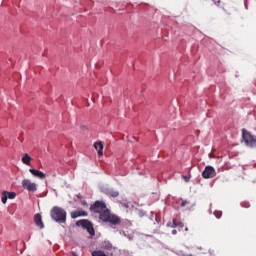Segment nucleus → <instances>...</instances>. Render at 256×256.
Segmentation results:
<instances>
[{
    "label": "nucleus",
    "mask_w": 256,
    "mask_h": 256,
    "mask_svg": "<svg viewBox=\"0 0 256 256\" xmlns=\"http://www.w3.org/2000/svg\"><path fill=\"white\" fill-rule=\"evenodd\" d=\"M50 215L56 223H65L67 221V211L59 206H54Z\"/></svg>",
    "instance_id": "nucleus-1"
},
{
    "label": "nucleus",
    "mask_w": 256,
    "mask_h": 256,
    "mask_svg": "<svg viewBox=\"0 0 256 256\" xmlns=\"http://www.w3.org/2000/svg\"><path fill=\"white\" fill-rule=\"evenodd\" d=\"M99 219L104 223H111L112 225H119L121 222V219L117 215L111 214L108 208L99 214Z\"/></svg>",
    "instance_id": "nucleus-2"
},
{
    "label": "nucleus",
    "mask_w": 256,
    "mask_h": 256,
    "mask_svg": "<svg viewBox=\"0 0 256 256\" xmlns=\"http://www.w3.org/2000/svg\"><path fill=\"white\" fill-rule=\"evenodd\" d=\"M242 139L247 147H256V137L247 130H242Z\"/></svg>",
    "instance_id": "nucleus-3"
},
{
    "label": "nucleus",
    "mask_w": 256,
    "mask_h": 256,
    "mask_svg": "<svg viewBox=\"0 0 256 256\" xmlns=\"http://www.w3.org/2000/svg\"><path fill=\"white\" fill-rule=\"evenodd\" d=\"M77 227H82V229H86V231L93 237L95 235V228H93V224L89 220H79L76 222Z\"/></svg>",
    "instance_id": "nucleus-4"
},
{
    "label": "nucleus",
    "mask_w": 256,
    "mask_h": 256,
    "mask_svg": "<svg viewBox=\"0 0 256 256\" xmlns=\"http://www.w3.org/2000/svg\"><path fill=\"white\" fill-rule=\"evenodd\" d=\"M22 187L23 189H26V191H29L30 193H35V191H37V184L29 179H24L22 181Z\"/></svg>",
    "instance_id": "nucleus-5"
},
{
    "label": "nucleus",
    "mask_w": 256,
    "mask_h": 256,
    "mask_svg": "<svg viewBox=\"0 0 256 256\" xmlns=\"http://www.w3.org/2000/svg\"><path fill=\"white\" fill-rule=\"evenodd\" d=\"M107 209V205L103 201H96L93 205L90 207V211H93V213H100Z\"/></svg>",
    "instance_id": "nucleus-6"
},
{
    "label": "nucleus",
    "mask_w": 256,
    "mask_h": 256,
    "mask_svg": "<svg viewBox=\"0 0 256 256\" xmlns=\"http://www.w3.org/2000/svg\"><path fill=\"white\" fill-rule=\"evenodd\" d=\"M215 175H217V173L215 172V168H213V166H206L202 172V177L204 179H213Z\"/></svg>",
    "instance_id": "nucleus-7"
},
{
    "label": "nucleus",
    "mask_w": 256,
    "mask_h": 256,
    "mask_svg": "<svg viewBox=\"0 0 256 256\" xmlns=\"http://www.w3.org/2000/svg\"><path fill=\"white\" fill-rule=\"evenodd\" d=\"M102 193H105V195H110V197H119V191L114 190L112 188H109L107 186L100 187Z\"/></svg>",
    "instance_id": "nucleus-8"
},
{
    "label": "nucleus",
    "mask_w": 256,
    "mask_h": 256,
    "mask_svg": "<svg viewBox=\"0 0 256 256\" xmlns=\"http://www.w3.org/2000/svg\"><path fill=\"white\" fill-rule=\"evenodd\" d=\"M29 172L34 175V177H38V179H45V173L41 172L40 170H35L33 168L29 169Z\"/></svg>",
    "instance_id": "nucleus-9"
},
{
    "label": "nucleus",
    "mask_w": 256,
    "mask_h": 256,
    "mask_svg": "<svg viewBox=\"0 0 256 256\" xmlns=\"http://www.w3.org/2000/svg\"><path fill=\"white\" fill-rule=\"evenodd\" d=\"M34 223L39 227V229H43L45 226L43 225V220L41 218V214H36L34 216Z\"/></svg>",
    "instance_id": "nucleus-10"
},
{
    "label": "nucleus",
    "mask_w": 256,
    "mask_h": 256,
    "mask_svg": "<svg viewBox=\"0 0 256 256\" xmlns=\"http://www.w3.org/2000/svg\"><path fill=\"white\" fill-rule=\"evenodd\" d=\"M101 249H104L105 251H113V244L109 241H104L101 244Z\"/></svg>",
    "instance_id": "nucleus-11"
},
{
    "label": "nucleus",
    "mask_w": 256,
    "mask_h": 256,
    "mask_svg": "<svg viewBox=\"0 0 256 256\" xmlns=\"http://www.w3.org/2000/svg\"><path fill=\"white\" fill-rule=\"evenodd\" d=\"M94 148L96 149V151H98V155H103V143L101 142H96L94 143Z\"/></svg>",
    "instance_id": "nucleus-12"
},
{
    "label": "nucleus",
    "mask_w": 256,
    "mask_h": 256,
    "mask_svg": "<svg viewBox=\"0 0 256 256\" xmlns=\"http://www.w3.org/2000/svg\"><path fill=\"white\" fill-rule=\"evenodd\" d=\"M22 163H24V165H30L31 156H29V154H24V156L22 157Z\"/></svg>",
    "instance_id": "nucleus-13"
},
{
    "label": "nucleus",
    "mask_w": 256,
    "mask_h": 256,
    "mask_svg": "<svg viewBox=\"0 0 256 256\" xmlns=\"http://www.w3.org/2000/svg\"><path fill=\"white\" fill-rule=\"evenodd\" d=\"M92 256H107V254H105V252L101 251V250H95L91 253Z\"/></svg>",
    "instance_id": "nucleus-14"
},
{
    "label": "nucleus",
    "mask_w": 256,
    "mask_h": 256,
    "mask_svg": "<svg viewBox=\"0 0 256 256\" xmlns=\"http://www.w3.org/2000/svg\"><path fill=\"white\" fill-rule=\"evenodd\" d=\"M7 199H8L7 191H3L2 192V198H1V201H2L3 205H5L7 203Z\"/></svg>",
    "instance_id": "nucleus-15"
},
{
    "label": "nucleus",
    "mask_w": 256,
    "mask_h": 256,
    "mask_svg": "<svg viewBox=\"0 0 256 256\" xmlns=\"http://www.w3.org/2000/svg\"><path fill=\"white\" fill-rule=\"evenodd\" d=\"M71 217L72 219H77V217H81V212L79 211L71 212Z\"/></svg>",
    "instance_id": "nucleus-16"
},
{
    "label": "nucleus",
    "mask_w": 256,
    "mask_h": 256,
    "mask_svg": "<svg viewBox=\"0 0 256 256\" xmlns=\"http://www.w3.org/2000/svg\"><path fill=\"white\" fill-rule=\"evenodd\" d=\"M167 227H171L172 229H175L176 227V219H173L172 222L167 223Z\"/></svg>",
    "instance_id": "nucleus-17"
},
{
    "label": "nucleus",
    "mask_w": 256,
    "mask_h": 256,
    "mask_svg": "<svg viewBox=\"0 0 256 256\" xmlns=\"http://www.w3.org/2000/svg\"><path fill=\"white\" fill-rule=\"evenodd\" d=\"M8 199H15L17 197V194L15 192H7Z\"/></svg>",
    "instance_id": "nucleus-18"
},
{
    "label": "nucleus",
    "mask_w": 256,
    "mask_h": 256,
    "mask_svg": "<svg viewBox=\"0 0 256 256\" xmlns=\"http://www.w3.org/2000/svg\"><path fill=\"white\" fill-rule=\"evenodd\" d=\"M214 215H215L216 219H221V216L223 215V212H221V211H215V212H214Z\"/></svg>",
    "instance_id": "nucleus-19"
},
{
    "label": "nucleus",
    "mask_w": 256,
    "mask_h": 256,
    "mask_svg": "<svg viewBox=\"0 0 256 256\" xmlns=\"http://www.w3.org/2000/svg\"><path fill=\"white\" fill-rule=\"evenodd\" d=\"M241 207H244L245 209H249L250 204H249V202H242Z\"/></svg>",
    "instance_id": "nucleus-20"
},
{
    "label": "nucleus",
    "mask_w": 256,
    "mask_h": 256,
    "mask_svg": "<svg viewBox=\"0 0 256 256\" xmlns=\"http://www.w3.org/2000/svg\"><path fill=\"white\" fill-rule=\"evenodd\" d=\"M176 227H179L180 229H183V227H184L183 222H179V221L176 220Z\"/></svg>",
    "instance_id": "nucleus-21"
},
{
    "label": "nucleus",
    "mask_w": 256,
    "mask_h": 256,
    "mask_svg": "<svg viewBox=\"0 0 256 256\" xmlns=\"http://www.w3.org/2000/svg\"><path fill=\"white\" fill-rule=\"evenodd\" d=\"M182 177L186 183H189V179H191V176H182Z\"/></svg>",
    "instance_id": "nucleus-22"
},
{
    "label": "nucleus",
    "mask_w": 256,
    "mask_h": 256,
    "mask_svg": "<svg viewBox=\"0 0 256 256\" xmlns=\"http://www.w3.org/2000/svg\"><path fill=\"white\" fill-rule=\"evenodd\" d=\"M80 217H87V212L85 211H79Z\"/></svg>",
    "instance_id": "nucleus-23"
},
{
    "label": "nucleus",
    "mask_w": 256,
    "mask_h": 256,
    "mask_svg": "<svg viewBox=\"0 0 256 256\" xmlns=\"http://www.w3.org/2000/svg\"><path fill=\"white\" fill-rule=\"evenodd\" d=\"M186 205H189V201L187 200L182 202L181 207H185Z\"/></svg>",
    "instance_id": "nucleus-24"
},
{
    "label": "nucleus",
    "mask_w": 256,
    "mask_h": 256,
    "mask_svg": "<svg viewBox=\"0 0 256 256\" xmlns=\"http://www.w3.org/2000/svg\"><path fill=\"white\" fill-rule=\"evenodd\" d=\"M248 3V0H244L245 9H249Z\"/></svg>",
    "instance_id": "nucleus-25"
},
{
    "label": "nucleus",
    "mask_w": 256,
    "mask_h": 256,
    "mask_svg": "<svg viewBox=\"0 0 256 256\" xmlns=\"http://www.w3.org/2000/svg\"><path fill=\"white\" fill-rule=\"evenodd\" d=\"M129 241H133V235L129 234L126 236Z\"/></svg>",
    "instance_id": "nucleus-26"
},
{
    "label": "nucleus",
    "mask_w": 256,
    "mask_h": 256,
    "mask_svg": "<svg viewBox=\"0 0 256 256\" xmlns=\"http://www.w3.org/2000/svg\"><path fill=\"white\" fill-rule=\"evenodd\" d=\"M120 235H123L124 237H127V233H125V232H120Z\"/></svg>",
    "instance_id": "nucleus-27"
},
{
    "label": "nucleus",
    "mask_w": 256,
    "mask_h": 256,
    "mask_svg": "<svg viewBox=\"0 0 256 256\" xmlns=\"http://www.w3.org/2000/svg\"><path fill=\"white\" fill-rule=\"evenodd\" d=\"M172 235H177V230H172Z\"/></svg>",
    "instance_id": "nucleus-28"
},
{
    "label": "nucleus",
    "mask_w": 256,
    "mask_h": 256,
    "mask_svg": "<svg viewBox=\"0 0 256 256\" xmlns=\"http://www.w3.org/2000/svg\"><path fill=\"white\" fill-rule=\"evenodd\" d=\"M72 255H73V256H79V255L77 254V252H72Z\"/></svg>",
    "instance_id": "nucleus-29"
},
{
    "label": "nucleus",
    "mask_w": 256,
    "mask_h": 256,
    "mask_svg": "<svg viewBox=\"0 0 256 256\" xmlns=\"http://www.w3.org/2000/svg\"><path fill=\"white\" fill-rule=\"evenodd\" d=\"M193 207H195V205H193L190 208H188V211H191V209H193Z\"/></svg>",
    "instance_id": "nucleus-30"
},
{
    "label": "nucleus",
    "mask_w": 256,
    "mask_h": 256,
    "mask_svg": "<svg viewBox=\"0 0 256 256\" xmlns=\"http://www.w3.org/2000/svg\"><path fill=\"white\" fill-rule=\"evenodd\" d=\"M185 231H189V228H185Z\"/></svg>",
    "instance_id": "nucleus-31"
},
{
    "label": "nucleus",
    "mask_w": 256,
    "mask_h": 256,
    "mask_svg": "<svg viewBox=\"0 0 256 256\" xmlns=\"http://www.w3.org/2000/svg\"><path fill=\"white\" fill-rule=\"evenodd\" d=\"M24 243V247H25V242H23Z\"/></svg>",
    "instance_id": "nucleus-32"
}]
</instances>
